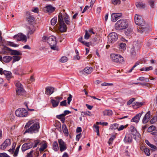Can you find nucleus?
Returning a JSON list of instances; mask_svg holds the SVG:
<instances>
[{
    "label": "nucleus",
    "mask_w": 157,
    "mask_h": 157,
    "mask_svg": "<svg viewBox=\"0 0 157 157\" xmlns=\"http://www.w3.org/2000/svg\"><path fill=\"white\" fill-rule=\"evenodd\" d=\"M134 20L135 24L140 26L139 28L138 29V32L143 33H146L148 32L149 30V26L146 23L141 16L136 14Z\"/></svg>",
    "instance_id": "nucleus-1"
},
{
    "label": "nucleus",
    "mask_w": 157,
    "mask_h": 157,
    "mask_svg": "<svg viewBox=\"0 0 157 157\" xmlns=\"http://www.w3.org/2000/svg\"><path fill=\"white\" fill-rule=\"evenodd\" d=\"M25 131L24 132L25 134L26 133L31 134L36 133L38 132L40 128L39 123L36 122L35 120L29 121L25 127Z\"/></svg>",
    "instance_id": "nucleus-2"
},
{
    "label": "nucleus",
    "mask_w": 157,
    "mask_h": 157,
    "mask_svg": "<svg viewBox=\"0 0 157 157\" xmlns=\"http://www.w3.org/2000/svg\"><path fill=\"white\" fill-rule=\"evenodd\" d=\"M128 26V22L127 20L122 19L118 20L115 24L116 29L121 30L126 28Z\"/></svg>",
    "instance_id": "nucleus-3"
},
{
    "label": "nucleus",
    "mask_w": 157,
    "mask_h": 157,
    "mask_svg": "<svg viewBox=\"0 0 157 157\" xmlns=\"http://www.w3.org/2000/svg\"><path fill=\"white\" fill-rule=\"evenodd\" d=\"M58 22L59 23V30L61 32H64L67 31V27L64 23L63 17L61 13H59L58 15Z\"/></svg>",
    "instance_id": "nucleus-4"
},
{
    "label": "nucleus",
    "mask_w": 157,
    "mask_h": 157,
    "mask_svg": "<svg viewBox=\"0 0 157 157\" xmlns=\"http://www.w3.org/2000/svg\"><path fill=\"white\" fill-rule=\"evenodd\" d=\"M110 56L112 61L113 62L119 63H122L124 62L123 57L120 55L112 54Z\"/></svg>",
    "instance_id": "nucleus-5"
},
{
    "label": "nucleus",
    "mask_w": 157,
    "mask_h": 157,
    "mask_svg": "<svg viewBox=\"0 0 157 157\" xmlns=\"http://www.w3.org/2000/svg\"><path fill=\"white\" fill-rule=\"evenodd\" d=\"M108 43L109 44L113 43L116 41L118 38V35L115 32L110 33L107 36Z\"/></svg>",
    "instance_id": "nucleus-6"
},
{
    "label": "nucleus",
    "mask_w": 157,
    "mask_h": 157,
    "mask_svg": "<svg viewBox=\"0 0 157 157\" xmlns=\"http://www.w3.org/2000/svg\"><path fill=\"white\" fill-rule=\"evenodd\" d=\"M15 84L17 88L16 89V94H17L21 95L25 93L23 87V86L19 82H15Z\"/></svg>",
    "instance_id": "nucleus-7"
},
{
    "label": "nucleus",
    "mask_w": 157,
    "mask_h": 157,
    "mask_svg": "<svg viewBox=\"0 0 157 157\" xmlns=\"http://www.w3.org/2000/svg\"><path fill=\"white\" fill-rule=\"evenodd\" d=\"M15 114L17 116L19 117H24L27 116L28 112L24 108H20L15 111Z\"/></svg>",
    "instance_id": "nucleus-8"
},
{
    "label": "nucleus",
    "mask_w": 157,
    "mask_h": 157,
    "mask_svg": "<svg viewBox=\"0 0 157 157\" xmlns=\"http://www.w3.org/2000/svg\"><path fill=\"white\" fill-rule=\"evenodd\" d=\"M3 52L4 54H6L7 52H6L7 51H11V53L10 55H11L16 56V55H21L22 53L18 51L17 50H13L10 48L6 46H4L2 49Z\"/></svg>",
    "instance_id": "nucleus-9"
},
{
    "label": "nucleus",
    "mask_w": 157,
    "mask_h": 157,
    "mask_svg": "<svg viewBox=\"0 0 157 157\" xmlns=\"http://www.w3.org/2000/svg\"><path fill=\"white\" fill-rule=\"evenodd\" d=\"M51 98L52 99L51 100V102L53 108L57 107L60 101L63 99V97L59 96L55 97L54 99L52 98Z\"/></svg>",
    "instance_id": "nucleus-10"
},
{
    "label": "nucleus",
    "mask_w": 157,
    "mask_h": 157,
    "mask_svg": "<svg viewBox=\"0 0 157 157\" xmlns=\"http://www.w3.org/2000/svg\"><path fill=\"white\" fill-rule=\"evenodd\" d=\"M130 129L131 134L134 136V139L136 141H138L140 139V135L137 131L136 129L133 126H131Z\"/></svg>",
    "instance_id": "nucleus-11"
},
{
    "label": "nucleus",
    "mask_w": 157,
    "mask_h": 157,
    "mask_svg": "<svg viewBox=\"0 0 157 157\" xmlns=\"http://www.w3.org/2000/svg\"><path fill=\"white\" fill-rule=\"evenodd\" d=\"M13 38L17 40V41L25 40L26 42L27 41L26 36L22 33H19L17 34L14 35Z\"/></svg>",
    "instance_id": "nucleus-12"
},
{
    "label": "nucleus",
    "mask_w": 157,
    "mask_h": 157,
    "mask_svg": "<svg viewBox=\"0 0 157 157\" xmlns=\"http://www.w3.org/2000/svg\"><path fill=\"white\" fill-rule=\"evenodd\" d=\"M47 42L50 46H55L57 44L56 39L54 36H51L47 39Z\"/></svg>",
    "instance_id": "nucleus-13"
},
{
    "label": "nucleus",
    "mask_w": 157,
    "mask_h": 157,
    "mask_svg": "<svg viewBox=\"0 0 157 157\" xmlns=\"http://www.w3.org/2000/svg\"><path fill=\"white\" fill-rule=\"evenodd\" d=\"M58 143L59 146L60 150L61 152L64 151L67 149L66 144L62 139H58Z\"/></svg>",
    "instance_id": "nucleus-14"
},
{
    "label": "nucleus",
    "mask_w": 157,
    "mask_h": 157,
    "mask_svg": "<svg viewBox=\"0 0 157 157\" xmlns=\"http://www.w3.org/2000/svg\"><path fill=\"white\" fill-rule=\"evenodd\" d=\"M11 144V140L10 139H6L4 142L1 145L0 149L4 150L6 148L10 146Z\"/></svg>",
    "instance_id": "nucleus-15"
},
{
    "label": "nucleus",
    "mask_w": 157,
    "mask_h": 157,
    "mask_svg": "<svg viewBox=\"0 0 157 157\" xmlns=\"http://www.w3.org/2000/svg\"><path fill=\"white\" fill-rule=\"evenodd\" d=\"M26 15H27L26 18L29 24L32 25L35 20V18L33 16L30 15L29 12L28 11L26 12Z\"/></svg>",
    "instance_id": "nucleus-16"
},
{
    "label": "nucleus",
    "mask_w": 157,
    "mask_h": 157,
    "mask_svg": "<svg viewBox=\"0 0 157 157\" xmlns=\"http://www.w3.org/2000/svg\"><path fill=\"white\" fill-rule=\"evenodd\" d=\"M122 15L121 13H114L112 14L111 16V20L113 22L116 21L119 19Z\"/></svg>",
    "instance_id": "nucleus-17"
},
{
    "label": "nucleus",
    "mask_w": 157,
    "mask_h": 157,
    "mask_svg": "<svg viewBox=\"0 0 157 157\" xmlns=\"http://www.w3.org/2000/svg\"><path fill=\"white\" fill-rule=\"evenodd\" d=\"M124 141L125 143L130 144L132 141V137L131 134H126L124 139Z\"/></svg>",
    "instance_id": "nucleus-18"
},
{
    "label": "nucleus",
    "mask_w": 157,
    "mask_h": 157,
    "mask_svg": "<svg viewBox=\"0 0 157 157\" xmlns=\"http://www.w3.org/2000/svg\"><path fill=\"white\" fill-rule=\"evenodd\" d=\"M45 94L47 95H51L52 94L54 90V88L52 87H47L45 88Z\"/></svg>",
    "instance_id": "nucleus-19"
},
{
    "label": "nucleus",
    "mask_w": 157,
    "mask_h": 157,
    "mask_svg": "<svg viewBox=\"0 0 157 157\" xmlns=\"http://www.w3.org/2000/svg\"><path fill=\"white\" fill-rule=\"evenodd\" d=\"M141 113H139L137 114L131 120V122H133L136 123H138L140 120V118L142 116Z\"/></svg>",
    "instance_id": "nucleus-20"
},
{
    "label": "nucleus",
    "mask_w": 157,
    "mask_h": 157,
    "mask_svg": "<svg viewBox=\"0 0 157 157\" xmlns=\"http://www.w3.org/2000/svg\"><path fill=\"white\" fill-rule=\"evenodd\" d=\"M150 112L149 111L145 114L144 116L143 120V122L144 123H147L148 121L150 119Z\"/></svg>",
    "instance_id": "nucleus-21"
},
{
    "label": "nucleus",
    "mask_w": 157,
    "mask_h": 157,
    "mask_svg": "<svg viewBox=\"0 0 157 157\" xmlns=\"http://www.w3.org/2000/svg\"><path fill=\"white\" fill-rule=\"evenodd\" d=\"M93 70V68L91 67H86L82 71V72L84 74V72L85 73L89 74H90Z\"/></svg>",
    "instance_id": "nucleus-22"
},
{
    "label": "nucleus",
    "mask_w": 157,
    "mask_h": 157,
    "mask_svg": "<svg viewBox=\"0 0 157 157\" xmlns=\"http://www.w3.org/2000/svg\"><path fill=\"white\" fill-rule=\"evenodd\" d=\"M3 74L5 75L8 81H9L11 78L12 74L11 72L10 71H4Z\"/></svg>",
    "instance_id": "nucleus-23"
},
{
    "label": "nucleus",
    "mask_w": 157,
    "mask_h": 157,
    "mask_svg": "<svg viewBox=\"0 0 157 157\" xmlns=\"http://www.w3.org/2000/svg\"><path fill=\"white\" fill-rule=\"evenodd\" d=\"M28 34L32 35L35 32V27L33 25H31L30 26L28 27Z\"/></svg>",
    "instance_id": "nucleus-24"
},
{
    "label": "nucleus",
    "mask_w": 157,
    "mask_h": 157,
    "mask_svg": "<svg viewBox=\"0 0 157 157\" xmlns=\"http://www.w3.org/2000/svg\"><path fill=\"white\" fill-rule=\"evenodd\" d=\"M142 44L140 42L137 41L135 42L134 44V46L133 47V48L136 49L137 50H138L141 48L142 46Z\"/></svg>",
    "instance_id": "nucleus-25"
},
{
    "label": "nucleus",
    "mask_w": 157,
    "mask_h": 157,
    "mask_svg": "<svg viewBox=\"0 0 157 157\" xmlns=\"http://www.w3.org/2000/svg\"><path fill=\"white\" fill-rule=\"evenodd\" d=\"M46 11L49 13H51L54 11L55 8L52 7V6H46Z\"/></svg>",
    "instance_id": "nucleus-26"
},
{
    "label": "nucleus",
    "mask_w": 157,
    "mask_h": 157,
    "mask_svg": "<svg viewBox=\"0 0 157 157\" xmlns=\"http://www.w3.org/2000/svg\"><path fill=\"white\" fill-rule=\"evenodd\" d=\"M12 58V57L10 56H5L3 58L2 60H3L5 63H8L11 60Z\"/></svg>",
    "instance_id": "nucleus-27"
},
{
    "label": "nucleus",
    "mask_w": 157,
    "mask_h": 157,
    "mask_svg": "<svg viewBox=\"0 0 157 157\" xmlns=\"http://www.w3.org/2000/svg\"><path fill=\"white\" fill-rule=\"evenodd\" d=\"M62 128L63 133L67 136L68 135V132L67 126L65 124H63L62 126Z\"/></svg>",
    "instance_id": "nucleus-28"
},
{
    "label": "nucleus",
    "mask_w": 157,
    "mask_h": 157,
    "mask_svg": "<svg viewBox=\"0 0 157 157\" xmlns=\"http://www.w3.org/2000/svg\"><path fill=\"white\" fill-rule=\"evenodd\" d=\"M104 116H110L112 114V111L111 110H105L103 112Z\"/></svg>",
    "instance_id": "nucleus-29"
},
{
    "label": "nucleus",
    "mask_w": 157,
    "mask_h": 157,
    "mask_svg": "<svg viewBox=\"0 0 157 157\" xmlns=\"http://www.w3.org/2000/svg\"><path fill=\"white\" fill-rule=\"evenodd\" d=\"M29 147L28 145L26 143L24 144L21 147V150L23 152H24L26 150L30 148H29Z\"/></svg>",
    "instance_id": "nucleus-30"
},
{
    "label": "nucleus",
    "mask_w": 157,
    "mask_h": 157,
    "mask_svg": "<svg viewBox=\"0 0 157 157\" xmlns=\"http://www.w3.org/2000/svg\"><path fill=\"white\" fill-rule=\"evenodd\" d=\"M132 29L130 28H129L127 29L125 32V33L126 35L127 36H130L132 33Z\"/></svg>",
    "instance_id": "nucleus-31"
},
{
    "label": "nucleus",
    "mask_w": 157,
    "mask_h": 157,
    "mask_svg": "<svg viewBox=\"0 0 157 157\" xmlns=\"http://www.w3.org/2000/svg\"><path fill=\"white\" fill-rule=\"evenodd\" d=\"M119 126V124L115 123L111 124L110 126L109 129L111 130L116 129H117Z\"/></svg>",
    "instance_id": "nucleus-32"
},
{
    "label": "nucleus",
    "mask_w": 157,
    "mask_h": 157,
    "mask_svg": "<svg viewBox=\"0 0 157 157\" xmlns=\"http://www.w3.org/2000/svg\"><path fill=\"white\" fill-rule=\"evenodd\" d=\"M53 149L55 151H57L59 150V147L56 141H55L53 144Z\"/></svg>",
    "instance_id": "nucleus-33"
},
{
    "label": "nucleus",
    "mask_w": 157,
    "mask_h": 157,
    "mask_svg": "<svg viewBox=\"0 0 157 157\" xmlns=\"http://www.w3.org/2000/svg\"><path fill=\"white\" fill-rule=\"evenodd\" d=\"M126 45L125 43H121L119 44V48L120 49L124 50L126 49Z\"/></svg>",
    "instance_id": "nucleus-34"
},
{
    "label": "nucleus",
    "mask_w": 157,
    "mask_h": 157,
    "mask_svg": "<svg viewBox=\"0 0 157 157\" xmlns=\"http://www.w3.org/2000/svg\"><path fill=\"white\" fill-rule=\"evenodd\" d=\"M111 2L113 5H118L121 3V1L120 0H111Z\"/></svg>",
    "instance_id": "nucleus-35"
},
{
    "label": "nucleus",
    "mask_w": 157,
    "mask_h": 157,
    "mask_svg": "<svg viewBox=\"0 0 157 157\" xmlns=\"http://www.w3.org/2000/svg\"><path fill=\"white\" fill-rule=\"evenodd\" d=\"M33 144H34V145H33V148L36 147H37V145L39 144L40 145L41 144L40 143V140H37L34 141L33 140Z\"/></svg>",
    "instance_id": "nucleus-36"
},
{
    "label": "nucleus",
    "mask_w": 157,
    "mask_h": 157,
    "mask_svg": "<svg viewBox=\"0 0 157 157\" xmlns=\"http://www.w3.org/2000/svg\"><path fill=\"white\" fill-rule=\"evenodd\" d=\"M13 59L12 61L13 63H14L15 62L18 61L21 59V57L18 56H13Z\"/></svg>",
    "instance_id": "nucleus-37"
},
{
    "label": "nucleus",
    "mask_w": 157,
    "mask_h": 157,
    "mask_svg": "<svg viewBox=\"0 0 157 157\" xmlns=\"http://www.w3.org/2000/svg\"><path fill=\"white\" fill-rule=\"evenodd\" d=\"M136 5L137 7L140 8H144L145 7V5L141 2L136 3Z\"/></svg>",
    "instance_id": "nucleus-38"
},
{
    "label": "nucleus",
    "mask_w": 157,
    "mask_h": 157,
    "mask_svg": "<svg viewBox=\"0 0 157 157\" xmlns=\"http://www.w3.org/2000/svg\"><path fill=\"white\" fill-rule=\"evenodd\" d=\"M7 44L9 46L14 47H17L19 45L17 44H14L13 42L11 41H8L7 43Z\"/></svg>",
    "instance_id": "nucleus-39"
},
{
    "label": "nucleus",
    "mask_w": 157,
    "mask_h": 157,
    "mask_svg": "<svg viewBox=\"0 0 157 157\" xmlns=\"http://www.w3.org/2000/svg\"><path fill=\"white\" fill-rule=\"evenodd\" d=\"M20 147V145L18 146L17 147L13 153V156L14 157H15L17 156Z\"/></svg>",
    "instance_id": "nucleus-40"
},
{
    "label": "nucleus",
    "mask_w": 157,
    "mask_h": 157,
    "mask_svg": "<svg viewBox=\"0 0 157 157\" xmlns=\"http://www.w3.org/2000/svg\"><path fill=\"white\" fill-rule=\"evenodd\" d=\"M57 17H54L51 20V24L52 25H54L57 22Z\"/></svg>",
    "instance_id": "nucleus-41"
},
{
    "label": "nucleus",
    "mask_w": 157,
    "mask_h": 157,
    "mask_svg": "<svg viewBox=\"0 0 157 157\" xmlns=\"http://www.w3.org/2000/svg\"><path fill=\"white\" fill-rule=\"evenodd\" d=\"M47 147V144L46 143L43 144L41 146V147L39 149L40 151H43Z\"/></svg>",
    "instance_id": "nucleus-42"
},
{
    "label": "nucleus",
    "mask_w": 157,
    "mask_h": 157,
    "mask_svg": "<svg viewBox=\"0 0 157 157\" xmlns=\"http://www.w3.org/2000/svg\"><path fill=\"white\" fill-rule=\"evenodd\" d=\"M68 60V58L66 56L62 57L60 59V61L62 63L66 62Z\"/></svg>",
    "instance_id": "nucleus-43"
},
{
    "label": "nucleus",
    "mask_w": 157,
    "mask_h": 157,
    "mask_svg": "<svg viewBox=\"0 0 157 157\" xmlns=\"http://www.w3.org/2000/svg\"><path fill=\"white\" fill-rule=\"evenodd\" d=\"M28 145L29 147L30 148L33 147V140H29L28 142L26 143Z\"/></svg>",
    "instance_id": "nucleus-44"
},
{
    "label": "nucleus",
    "mask_w": 157,
    "mask_h": 157,
    "mask_svg": "<svg viewBox=\"0 0 157 157\" xmlns=\"http://www.w3.org/2000/svg\"><path fill=\"white\" fill-rule=\"evenodd\" d=\"M116 138L115 135H113L112 137L110 138L109 140L108 143L109 144H112L113 143V141L114 139Z\"/></svg>",
    "instance_id": "nucleus-45"
},
{
    "label": "nucleus",
    "mask_w": 157,
    "mask_h": 157,
    "mask_svg": "<svg viewBox=\"0 0 157 157\" xmlns=\"http://www.w3.org/2000/svg\"><path fill=\"white\" fill-rule=\"evenodd\" d=\"M60 106H67V103L66 100H64L60 102Z\"/></svg>",
    "instance_id": "nucleus-46"
},
{
    "label": "nucleus",
    "mask_w": 157,
    "mask_h": 157,
    "mask_svg": "<svg viewBox=\"0 0 157 157\" xmlns=\"http://www.w3.org/2000/svg\"><path fill=\"white\" fill-rule=\"evenodd\" d=\"M134 104V105H133V106H134L135 105H136V106H137L138 107H140L143 105L144 104V103L134 102L133 103V104Z\"/></svg>",
    "instance_id": "nucleus-47"
},
{
    "label": "nucleus",
    "mask_w": 157,
    "mask_h": 157,
    "mask_svg": "<svg viewBox=\"0 0 157 157\" xmlns=\"http://www.w3.org/2000/svg\"><path fill=\"white\" fill-rule=\"evenodd\" d=\"M136 49L133 48H132L130 51V54L132 56H134L136 55V52L135 51Z\"/></svg>",
    "instance_id": "nucleus-48"
},
{
    "label": "nucleus",
    "mask_w": 157,
    "mask_h": 157,
    "mask_svg": "<svg viewBox=\"0 0 157 157\" xmlns=\"http://www.w3.org/2000/svg\"><path fill=\"white\" fill-rule=\"evenodd\" d=\"M144 150L145 154L148 156H149L150 155V149L147 148H145Z\"/></svg>",
    "instance_id": "nucleus-49"
},
{
    "label": "nucleus",
    "mask_w": 157,
    "mask_h": 157,
    "mask_svg": "<svg viewBox=\"0 0 157 157\" xmlns=\"http://www.w3.org/2000/svg\"><path fill=\"white\" fill-rule=\"evenodd\" d=\"M82 113H84V115L89 116H91L92 115L91 112L88 111L85 112H82Z\"/></svg>",
    "instance_id": "nucleus-50"
},
{
    "label": "nucleus",
    "mask_w": 157,
    "mask_h": 157,
    "mask_svg": "<svg viewBox=\"0 0 157 157\" xmlns=\"http://www.w3.org/2000/svg\"><path fill=\"white\" fill-rule=\"evenodd\" d=\"M148 2L150 6L152 8H154L155 6L154 2L152 0H150Z\"/></svg>",
    "instance_id": "nucleus-51"
},
{
    "label": "nucleus",
    "mask_w": 157,
    "mask_h": 157,
    "mask_svg": "<svg viewBox=\"0 0 157 157\" xmlns=\"http://www.w3.org/2000/svg\"><path fill=\"white\" fill-rule=\"evenodd\" d=\"M135 100V98H132L131 99H130L128 101H127V104L128 105H129L131 104L133 101H134Z\"/></svg>",
    "instance_id": "nucleus-52"
},
{
    "label": "nucleus",
    "mask_w": 157,
    "mask_h": 157,
    "mask_svg": "<svg viewBox=\"0 0 157 157\" xmlns=\"http://www.w3.org/2000/svg\"><path fill=\"white\" fill-rule=\"evenodd\" d=\"M72 95L71 94H69V97L67 98V103L68 105L70 104V103L72 100Z\"/></svg>",
    "instance_id": "nucleus-53"
},
{
    "label": "nucleus",
    "mask_w": 157,
    "mask_h": 157,
    "mask_svg": "<svg viewBox=\"0 0 157 157\" xmlns=\"http://www.w3.org/2000/svg\"><path fill=\"white\" fill-rule=\"evenodd\" d=\"M90 36L89 34V33H88L87 31H86V33H85V35L84 36L85 39H86V40L88 39L89 38Z\"/></svg>",
    "instance_id": "nucleus-54"
},
{
    "label": "nucleus",
    "mask_w": 157,
    "mask_h": 157,
    "mask_svg": "<svg viewBox=\"0 0 157 157\" xmlns=\"http://www.w3.org/2000/svg\"><path fill=\"white\" fill-rule=\"evenodd\" d=\"M0 157H10L7 154L5 153H0Z\"/></svg>",
    "instance_id": "nucleus-55"
},
{
    "label": "nucleus",
    "mask_w": 157,
    "mask_h": 157,
    "mask_svg": "<svg viewBox=\"0 0 157 157\" xmlns=\"http://www.w3.org/2000/svg\"><path fill=\"white\" fill-rule=\"evenodd\" d=\"M51 48L52 49L54 50L58 51L59 48L58 47L55 46H50Z\"/></svg>",
    "instance_id": "nucleus-56"
},
{
    "label": "nucleus",
    "mask_w": 157,
    "mask_h": 157,
    "mask_svg": "<svg viewBox=\"0 0 157 157\" xmlns=\"http://www.w3.org/2000/svg\"><path fill=\"white\" fill-rule=\"evenodd\" d=\"M126 126L121 125L119 128H117V130L119 131L122 130H123L125 128H126Z\"/></svg>",
    "instance_id": "nucleus-57"
},
{
    "label": "nucleus",
    "mask_w": 157,
    "mask_h": 157,
    "mask_svg": "<svg viewBox=\"0 0 157 157\" xmlns=\"http://www.w3.org/2000/svg\"><path fill=\"white\" fill-rule=\"evenodd\" d=\"M65 117L63 113L59 115H57L56 116V117L57 118L59 119H60L63 117Z\"/></svg>",
    "instance_id": "nucleus-58"
},
{
    "label": "nucleus",
    "mask_w": 157,
    "mask_h": 157,
    "mask_svg": "<svg viewBox=\"0 0 157 157\" xmlns=\"http://www.w3.org/2000/svg\"><path fill=\"white\" fill-rule=\"evenodd\" d=\"M32 11L34 12V13H38L39 12L38 9L37 7H35L33 8L32 10Z\"/></svg>",
    "instance_id": "nucleus-59"
},
{
    "label": "nucleus",
    "mask_w": 157,
    "mask_h": 157,
    "mask_svg": "<svg viewBox=\"0 0 157 157\" xmlns=\"http://www.w3.org/2000/svg\"><path fill=\"white\" fill-rule=\"evenodd\" d=\"M71 112L68 110H65L64 111V113H63L64 117L66 115L71 113Z\"/></svg>",
    "instance_id": "nucleus-60"
},
{
    "label": "nucleus",
    "mask_w": 157,
    "mask_h": 157,
    "mask_svg": "<svg viewBox=\"0 0 157 157\" xmlns=\"http://www.w3.org/2000/svg\"><path fill=\"white\" fill-rule=\"evenodd\" d=\"M82 132V128L80 127H78L76 130V132L77 133L81 132Z\"/></svg>",
    "instance_id": "nucleus-61"
},
{
    "label": "nucleus",
    "mask_w": 157,
    "mask_h": 157,
    "mask_svg": "<svg viewBox=\"0 0 157 157\" xmlns=\"http://www.w3.org/2000/svg\"><path fill=\"white\" fill-rule=\"evenodd\" d=\"M33 151H31L29 153L27 154V157H33L32 153Z\"/></svg>",
    "instance_id": "nucleus-62"
},
{
    "label": "nucleus",
    "mask_w": 157,
    "mask_h": 157,
    "mask_svg": "<svg viewBox=\"0 0 157 157\" xmlns=\"http://www.w3.org/2000/svg\"><path fill=\"white\" fill-rule=\"evenodd\" d=\"M86 107H87V108L90 110H91L93 108V106L92 105H90L88 104H86Z\"/></svg>",
    "instance_id": "nucleus-63"
},
{
    "label": "nucleus",
    "mask_w": 157,
    "mask_h": 157,
    "mask_svg": "<svg viewBox=\"0 0 157 157\" xmlns=\"http://www.w3.org/2000/svg\"><path fill=\"white\" fill-rule=\"evenodd\" d=\"M81 133L77 135L76 136V140L77 141H78L80 138Z\"/></svg>",
    "instance_id": "nucleus-64"
}]
</instances>
